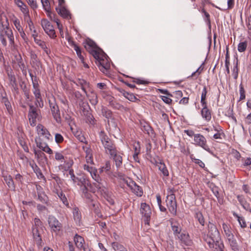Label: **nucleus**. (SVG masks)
Returning a JSON list of instances; mask_svg holds the SVG:
<instances>
[{
	"mask_svg": "<svg viewBox=\"0 0 251 251\" xmlns=\"http://www.w3.org/2000/svg\"><path fill=\"white\" fill-rule=\"evenodd\" d=\"M101 96L104 99H105L109 103L110 106L115 101L114 98L111 95H110L109 94H108L107 92L104 91H101Z\"/></svg>",
	"mask_w": 251,
	"mask_h": 251,
	"instance_id": "34",
	"label": "nucleus"
},
{
	"mask_svg": "<svg viewBox=\"0 0 251 251\" xmlns=\"http://www.w3.org/2000/svg\"><path fill=\"white\" fill-rule=\"evenodd\" d=\"M74 220L76 223L79 224L81 218V213L78 208L75 207L73 210Z\"/></svg>",
	"mask_w": 251,
	"mask_h": 251,
	"instance_id": "42",
	"label": "nucleus"
},
{
	"mask_svg": "<svg viewBox=\"0 0 251 251\" xmlns=\"http://www.w3.org/2000/svg\"><path fill=\"white\" fill-rule=\"evenodd\" d=\"M71 178L74 182L78 181V185H81L84 186L82 188V197L84 199L86 203L91 207H94L93 202V195L94 194V188L93 185L90 182V181L84 177H75L74 174H72Z\"/></svg>",
	"mask_w": 251,
	"mask_h": 251,
	"instance_id": "1",
	"label": "nucleus"
},
{
	"mask_svg": "<svg viewBox=\"0 0 251 251\" xmlns=\"http://www.w3.org/2000/svg\"><path fill=\"white\" fill-rule=\"evenodd\" d=\"M13 24L18 31H20L22 30L23 28L20 25V22L19 20L17 18H16V17L14 18V19L13 20Z\"/></svg>",
	"mask_w": 251,
	"mask_h": 251,
	"instance_id": "60",
	"label": "nucleus"
},
{
	"mask_svg": "<svg viewBox=\"0 0 251 251\" xmlns=\"http://www.w3.org/2000/svg\"><path fill=\"white\" fill-rule=\"evenodd\" d=\"M213 245V247H209V248L213 249L214 251H224V245L222 242H219V240H216Z\"/></svg>",
	"mask_w": 251,
	"mask_h": 251,
	"instance_id": "35",
	"label": "nucleus"
},
{
	"mask_svg": "<svg viewBox=\"0 0 251 251\" xmlns=\"http://www.w3.org/2000/svg\"><path fill=\"white\" fill-rule=\"evenodd\" d=\"M225 116L231 118L235 124L237 123V121L236 117L234 116L233 112V104L232 106H230L229 107L227 108Z\"/></svg>",
	"mask_w": 251,
	"mask_h": 251,
	"instance_id": "33",
	"label": "nucleus"
},
{
	"mask_svg": "<svg viewBox=\"0 0 251 251\" xmlns=\"http://www.w3.org/2000/svg\"><path fill=\"white\" fill-rule=\"evenodd\" d=\"M233 216L236 218L240 226L242 228H245L247 226L246 222L244 217L239 216L237 214L234 213Z\"/></svg>",
	"mask_w": 251,
	"mask_h": 251,
	"instance_id": "44",
	"label": "nucleus"
},
{
	"mask_svg": "<svg viewBox=\"0 0 251 251\" xmlns=\"http://www.w3.org/2000/svg\"><path fill=\"white\" fill-rule=\"evenodd\" d=\"M49 105L52 115L57 123H61V118L60 116V112L58 105L57 104L54 98L49 100Z\"/></svg>",
	"mask_w": 251,
	"mask_h": 251,
	"instance_id": "8",
	"label": "nucleus"
},
{
	"mask_svg": "<svg viewBox=\"0 0 251 251\" xmlns=\"http://www.w3.org/2000/svg\"><path fill=\"white\" fill-rule=\"evenodd\" d=\"M194 141L196 145L201 147L209 152H211V150L207 144L206 139L201 134H196L194 135Z\"/></svg>",
	"mask_w": 251,
	"mask_h": 251,
	"instance_id": "14",
	"label": "nucleus"
},
{
	"mask_svg": "<svg viewBox=\"0 0 251 251\" xmlns=\"http://www.w3.org/2000/svg\"><path fill=\"white\" fill-rule=\"evenodd\" d=\"M33 93L35 96V99L36 100H39V98H40V96H41L39 86L37 87H33Z\"/></svg>",
	"mask_w": 251,
	"mask_h": 251,
	"instance_id": "54",
	"label": "nucleus"
},
{
	"mask_svg": "<svg viewBox=\"0 0 251 251\" xmlns=\"http://www.w3.org/2000/svg\"><path fill=\"white\" fill-rule=\"evenodd\" d=\"M201 114L202 118L206 121L209 122L211 119V111L210 109L206 108H202L201 111Z\"/></svg>",
	"mask_w": 251,
	"mask_h": 251,
	"instance_id": "27",
	"label": "nucleus"
},
{
	"mask_svg": "<svg viewBox=\"0 0 251 251\" xmlns=\"http://www.w3.org/2000/svg\"><path fill=\"white\" fill-rule=\"evenodd\" d=\"M92 152V150L89 148H87L85 150L86 164L84 165L83 169L85 171L90 174L92 178H94V168L93 167L94 163Z\"/></svg>",
	"mask_w": 251,
	"mask_h": 251,
	"instance_id": "7",
	"label": "nucleus"
},
{
	"mask_svg": "<svg viewBox=\"0 0 251 251\" xmlns=\"http://www.w3.org/2000/svg\"><path fill=\"white\" fill-rule=\"evenodd\" d=\"M75 136L80 142L82 143L85 142L86 139L84 135L81 134V133L77 132L75 134Z\"/></svg>",
	"mask_w": 251,
	"mask_h": 251,
	"instance_id": "62",
	"label": "nucleus"
},
{
	"mask_svg": "<svg viewBox=\"0 0 251 251\" xmlns=\"http://www.w3.org/2000/svg\"><path fill=\"white\" fill-rule=\"evenodd\" d=\"M239 93H240L239 100H244L246 98L245 91L243 86L242 84H240L239 85Z\"/></svg>",
	"mask_w": 251,
	"mask_h": 251,
	"instance_id": "59",
	"label": "nucleus"
},
{
	"mask_svg": "<svg viewBox=\"0 0 251 251\" xmlns=\"http://www.w3.org/2000/svg\"><path fill=\"white\" fill-rule=\"evenodd\" d=\"M48 222L51 232L58 233L62 229V224L54 216L49 215Z\"/></svg>",
	"mask_w": 251,
	"mask_h": 251,
	"instance_id": "12",
	"label": "nucleus"
},
{
	"mask_svg": "<svg viewBox=\"0 0 251 251\" xmlns=\"http://www.w3.org/2000/svg\"><path fill=\"white\" fill-rule=\"evenodd\" d=\"M85 49L94 57V42L90 38L85 39L83 43Z\"/></svg>",
	"mask_w": 251,
	"mask_h": 251,
	"instance_id": "22",
	"label": "nucleus"
},
{
	"mask_svg": "<svg viewBox=\"0 0 251 251\" xmlns=\"http://www.w3.org/2000/svg\"><path fill=\"white\" fill-rule=\"evenodd\" d=\"M207 89L206 86H204L202 89L201 95V103L202 106V108H206L207 107V103L206 101V95H207Z\"/></svg>",
	"mask_w": 251,
	"mask_h": 251,
	"instance_id": "31",
	"label": "nucleus"
},
{
	"mask_svg": "<svg viewBox=\"0 0 251 251\" xmlns=\"http://www.w3.org/2000/svg\"><path fill=\"white\" fill-rule=\"evenodd\" d=\"M34 41L38 46H39L44 50V51L47 53V54H49L50 53V51L49 50H48V47L46 46V43L44 41L36 38L35 37H34Z\"/></svg>",
	"mask_w": 251,
	"mask_h": 251,
	"instance_id": "32",
	"label": "nucleus"
},
{
	"mask_svg": "<svg viewBox=\"0 0 251 251\" xmlns=\"http://www.w3.org/2000/svg\"><path fill=\"white\" fill-rule=\"evenodd\" d=\"M0 25L1 26L0 33H2L1 32L4 33L9 39L10 44H14V35L12 29L9 27L8 18L5 17V23H4V22H0Z\"/></svg>",
	"mask_w": 251,
	"mask_h": 251,
	"instance_id": "10",
	"label": "nucleus"
},
{
	"mask_svg": "<svg viewBox=\"0 0 251 251\" xmlns=\"http://www.w3.org/2000/svg\"><path fill=\"white\" fill-rule=\"evenodd\" d=\"M222 227L227 239L234 236L231 228L229 225L224 223L222 224Z\"/></svg>",
	"mask_w": 251,
	"mask_h": 251,
	"instance_id": "29",
	"label": "nucleus"
},
{
	"mask_svg": "<svg viewBox=\"0 0 251 251\" xmlns=\"http://www.w3.org/2000/svg\"><path fill=\"white\" fill-rule=\"evenodd\" d=\"M54 153V157L56 160L60 161L61 162H64L63 164H60L59 166V168L60 170L67 171L72 167L73 163V161L66 160L65 159L66 157H65L61 152L56 151Z\"/></svg>",
	"mask_w": 251,
	"mask_h": 251,
	"instance_id": "11",
	"label": "nucleus"
},
{
	"mask_svg": "<svg viewBox=\"0 0 251 251\" xmlns=\"http://www.w3.org/2000/svg\"><path fill=\"white\" fill-rule=\"evenodd\" d=\"M140 212L142 215L145 224L149 225L151 215V210L150 206L145 202H142L141 203Z\"/></svg>",
	"mask_w": 251,
	"mask_h": 251,
	"instance_id": "9",
	"label": "nucleus"
},
{
	"mask_svg": "<svg viewBox=\"0 0 251 251\" xmlns=\"http://www.w3.org/2000/svg\"><path fill=\"white\" fill-rule=\"evenodd\" d=\"M175 238L179 240L180 245L182 247L191 246L193 244L188 233L185 231H183Z\"/></svg>",
	"mask_w": 251,
	"mask_h": 251,
	"instance_id": "15",
	"label": "nucleus"
},
{
	"mask_svg": "<svg viewBox=\"0 0 251 251\" xmlns=\"http://www.w3.org/2000/svg\"><path fill=\"white\" fill-rule=\"evenodd\" d=\"M18 142H19V144H20V145L23 147V149H24V150L25 152H29L28 148L27 147V145L26 144V142L25 141V139L23 137H20V138H19Z\"/></svg>",
	"mask_w": 251,
	"mask_h": 251,
	"instance_id": "50",
	"label": "nucleus"
},
{
	"mask_svg": "<svg viewBox=\"0 0 251 251\" xmlns=\"http://www.w3.org/2000/svg\"><path fill=\"white\" fill-rule=\"evenodd\" d=\"M41 2L44 10L47 12H50L51 8L49 0H41Z\"/></svg>",
	"mask_w": 251,
	"mask_h": 251,
	"instance_id": "51",
	"label": "nucleus"
},
{
	"mask_svg": "<svg viewBox=\"0 0 251 251\" xmlns=\"http://www.w3.org/2000/svg\"><path fill=\"white\" fill-rule=\"evenodd\" d=\"M127 184L132 192L137 196L141 197L142 196L143 192L142 188L137 185L134 181L130 180L128 182H127Z\"/></svg>",
	"mask_w": 251,
	"mask_h": 251,
	"instance_id": "19",
	"label": "nucleus"
},
{
	"mask_svg": "<svg viewBox=\"0 0 251 251\" xmlns=\"http://www.w3.org/2000/svg\"><path fill=\"white\" fill-rule=\"evenodd\" d=\"M171 228L173 234L176 237L178 234H180L182 231V227L180 224L176 220L171 219L170 220Z\"/></svg>",
	"mask_w": 251,
	"mask_h": 251,
	"instance_id": "20",
	"label": "nucleus"
},
{
	"mask_svg": "<svg viewBox=\"0 0 251 251\" xmlns=\"http://www.w3.org/2000/svg\"><path fill=\"white\" fill-rule=\"evenodd\" d=\"M38 134L40 136H43L48 140H50L51 138V135L48 129L42 125L39 124L36 127Z\"/></svg>",
	"mask_w": 251,
	"mask_h": 251,
	"instance_id": "18",
	"label": "nucleus"
},
{
	"mask_svg": "<svg viewBox=\"0 0 251 251\" xmlns=\"http://www.w3.org/2000/svg\"><path fill=\"white\" fill-rule=\"evenodd\" d=\"M55 140L57 143L59 144L63 141L64 138L61 134L59 133H56L55 135Z\"/></svg>",
	"mask_w": 251,
	"mask_h": 251,
	"instance_id": "63",
	"label": "nucleus"
},
{
	"mask_svg": "<svg viewBox=\"0 0 251 251\" xmlns=\"http://www.w3.org/2000/svg\"><path fill=\"white\" fill-rule=\"evenodd\" d=\"M101 111L102 115L106 118L108 119L112 117V112L110 110L108 109L107 108L104 106H101Z\"/></svg>",
	"mask_w": 251,
	"mask_h": 251,
	"instance_id": "43",
	"label": "nucleus"
},
{
	"mask_svg": "<svg viewBox=\"0 0 251 251\" xmlns=\"http://www.w3.org/2000/svg\"><path fill=\"white\" fill-rule=\"evenodd\" d=\"M110 154V157L114 160L117 169L120 168L123 164V153L118 152L117 150Z\"/></svg>",
	"mask_w": 251,
	"mask_h": 251,
	"instance_id": "17",
	"label": "nucleus"
},
{
	"mask_svg": "<svg viewBox=\"0 0 251 251\" xmlns=\"http://www.w3.org/2000/svg\"><path fill=\"white\" fill-rule=\"evenodd\" d=\"M31 59L34 64L37 65L39 62L37 55L34 52H31L30 54Z\"/></svg>",
	"mask_w": 251,
	"mask_h": 251,
	"instance_id": "64",
	"label": "nucleus"
},
{
	"mask_svg": "<svg viewBox=\"0 0 251 251\" xmlns=\"http://www.w3.org/2000/svg\"><path fill=\"white\" fill-rule=\"evenodd\" d=\"M156 165L164 176H169V171L164 163L162 162H156Z\"/></svg>",
	"mask_w": 251,
	"mask_h": 251,
	"instance_id": "28",
	"label": "nucleus"
},
{
	"mask_svg": "<svg viewBox=\"0 0 251 251\" xmlns=\"http://www.w3.org/2000/svg\"><path fill=\"white\" fill-rule=\"evenodd\" d=\"M237 199L243 207L247 211H251V203L245 200L242 196L238 195Z\"/></svg>",
	"mask_w": 251,
	"mask_h": 251,
	"instance_id": "25",
	"label": "nucleus"
},
{
	"mask_svg": "<svg viewBox=\"0 0 251 251\" xmlns=\"http://www.w3.org/2000/svg\"><path fill=\"white\" fill-rule=\"evenodd\" d=\"M37 195L38 200L40 201L42 203H45L47 205H50L49 198L45 192Z\"/></svg>",
	"mask_w": 251,
	"mask_h": 251,
	"instance_id": "39",
	"label": "nucleus"
},
{
	"mask_svg": "<svg viewBox=\"0 0 251 251\" xmlns=\"http://www.w3.org/2000/svg\"><path fill=\"white\" fill-rule=\"evenodd\" d=\"M201 12L204 14L203 19L205 22L207 23V25H209V26H210V20L209 14L203 8L202 9Z\"/></svg>",
	"mask_w": 251,
	"mask_h": 251,
	"instance_id": "56",
	"label": "nucleus"
},
{
	"mask_svg": "<svg viewBox=\"0 0 251 251\" xmlns=\"http://www.w3.org/2000/svg\"><path fill=\"white\" fill-rule=\"evenodd\" d=\"M97 170L95 169V173ZM95 188L97 189V192L102 195L107 201L111 205L114 204V200L113 196L111 193H109L105 187L106 182L104 180H102L100 177H96L95 174Z\"/></svg>",
	"mask_w": 251,
	"mask_h": 251,
	"instance_id": "4",
	"label": "nucleus"
},
{
	"mask_svg": "<svg viewBox=\"0 0 251 251\" xmlns=\"http://www.w3.org/2000/svg\"><path fill=\"white\" fill-rule=\"evenodd\" d=\"M74 241L76 246L78 248L81 249L83 248V244L84 243V240L83 237L78 235L77 234H76L74 237Z\"/></svg>",
	"mask_w": 251,
	"mask_h": 251,
	"instance_id": "38",
	"label": "nucleus"
},
{
	"mask_svg": "<svg viewBox=\"0 0 251 251\" xmlns=\"http://www.w3.org/2000/svg\"><path fill=\"white\" fill-rule=\"evenodd\" d=\"M100 138L107 154L110 155L117 151L113 142L108 138L104 132L100 131Z\"/></svg>",
	"mask_w": 251,
	"mask_h": 251,
	"instance_id": "6",
	"label": "nucleus"
},
{
	"mask_svg": "<svg viewBox=\"0 0 251 251\" xmlns=\"http://www.w3.org/2000/svg\"><path fill=\"white\" fill-rule=\"evenodd\" d=\"M110 106H111L114 109H118L121 111L126 110L125 107L123 105L120 104V103L117 102L115 101H114L113 103H112Z\"/></svg>",
	"mask_w": 251,
	"mask_h": 251,
	"instance_id": "53",
	"label": "nucleus"
},
{
	"mask_svg": "<svg viewBox=\"0 0 251 251\" xmlns=\"http://www.w3.org/2000/svg\"><path fill=\"white\" fill-rule=\"evenodd\" d=\"M246 25L248 28V32L251 34V16H249L245 19Z\"/></svg>",
	"mask_w": 251,
	"mask_h": 251,
	"instance_id": "57",
	"label": "nucleus"
},
{
	"mask_svg": "<svg viewBox=\"0 0 251 251\" xmlns=\"http://www.w3.org/2000/svg\"><path fill=\"white\" fill-rule=\"evenodd\" d=\"M111 169V163L109 160H107L105 161V163L104 165L101 166L99 169V173L100 174L102 173L103 172H105L106 173H108L109 171Z\"/></svg>",
	"mask_w": 251,
	"mask_h": 251,
	"instance_id": "40",
	"label": "nucleus"
},
{
	"mask_svg": "<svg viewBox=\"0 0 251 251\" xmlns=\"http://www.w3.org/2000/svg\"><path fill=\"white\" fill-rule=\"evenodd\" d=\"M208 184L213 194L218 199L219 197V188L212 182H209Z\"/></svg>",
	"mask_w": 251,
	"mask_h": 251,
	"instance_id": "45",
	"label": "nucleus"
},
{
	"mask_svg": "<svg viewBox=\"0 0 251 251\" xmlns=\"http://www.w3.org/2000/svg\"><path fill=\"white\" fill-rule=\"evenodd\" d=\"M166 202L169 211L173 215H176L177 211V203L174 189L170 188L168 189Z\"/></svg>",
	"mask_w": 251,
	"mask_h": 251,
	"instance_id": "5",
	"label": "nucleus"
},
{
	"mask_svg": "<svg viewBox=\"0 0 251 251\" xmlns=\"http://www.w3.org/2000/svg\"><path fill=\"white\" fill-rule=\"evenodd\" d=\"M29 165L33 170L34 173L36 174L38 177L42 178L44 177L41 170L34 161L30 162Z\"/></svg>",
	"mask_w": 251,
	"mask_h": 251,
	"instance_id": "36",
	"label": "nucleus"
},
{
	"mask_svg": "<svg viewBox=\"0 0 251 251\" xmlns=\"http://www.w3.org/2000/svg\"><path fill=\"white\" fill-rule=\"evenodd\" d=\"M72 46L74 48V50L76 51L77 55L82 63H84V57L82 54V52L80 47L74 42L72 43Z\"/></svg>",
	"mask_w": 251,
	"mask_h": 251,
	"instance_id": "41",
	"label": "nucleus"
},
{
	"mask_svg": "<svg viewBox=\"0 0 251 251\" xmlns=\"http://www.w3.org/2000/svg\"><path fill=\"white\" fill-rule=\"evenodd\" d=\"M7 75L9 80V85L11 86L12 91L18 94L19 88L15 75L11 72L8 73Z\"/></svg>",
	"mask_w": 251,
	"mask_h": 251,
	"instance_id": "16",
	"label": "nucleus"
},
{
	"mask_svg": "<svg viewBox=\"0 0 251 251\" xmlns=\"http://www.w3.org/2000/svg\"><path fill=\"white\" fill-rule=\"evenodd\" d=\"M95 64L103 74L107 75L110 68L109 57L107 54L95 44Z\"/></svg>",
	"mask_w": 251,
	"mask_h": 251,
	"instance_id": "2",
	"label": "nucleus"
},
{
	"mask_svg": "<svg viewBox=\"0 0 251 251\" xmlns=\"http://www.w3.org/2000/svg\"><path fill=\"white\" fill-rule=\"evenodd\" d=\"M56 10L58 13L63 18L66 19H71V14L69 10H68L64 6L59 7H56Z\"/></svg>",
	"mask_w": 251,
	"mask_h": 251,
	"instance_id": "24",
	"label": "nucleus"
},
{
	"mask_svg": "<svg viewBox=\"0 0 251 251\" xmlns=\"http://www.w3.org/2000/svg\"><path fill=\"white\" fill-rule=\"evenodd\" d=\"M0 101L2 103L4 104L8 112L11 114L13 112L11 105L8 100L6 93L5 91H4L3 93H1Z\"/></svg>",
	"mask_w": 251,
	"mask_h": 251,
	"instance_id": "23",
	"label": "nucleus"
},
{
	"mask_svg": "<svg viewBox=\"0 0 251 251\" xmlns=\"http://www.w3.org/2000/svg\"><path fill=\"white\" fill-rule=\"evenodd\" d=\"M196 218L198 220L200 224L202 226H204V220L203 216L201 213L198 212L196 214L195 216Z\"/></svg>",
	"mask_w": 251,
	"mask_h": 251,
	"instance_id": "58",
	"label": "nucleus"
},
{
	"mask_svg": "<svg viewBox=\"0 0 251 251\" xmlns=\"http://www.w3.org/2000/svg\"><path fill=\"white\" fill-rule=\"evenodd\" d=\"M112 246L115 251H128L123 245L117 242H113Z\"/></svg>",
	"mask_w": 251,
	"mask_h": 251,
	"instance_id": "46",
	"label": "nucleus"
},
{
	"mask_svg": "<svg viewBox=\"0 0 251 251\" xmlns=\"http://www.w3.org/2000/svg\"><path fill=\"white\" fill-rule=\"evenodd\" d=\"M43 223L41 221V220L38 218H35L34 219V224L32 225V229L36 228V229H40L43 230Z\"/></svg>",
	"mask_w": 251,
	"mask_h": 251,
	"instance_id": "47",
	"label": "nucleus"
},
{
	"mask_svg": "<svg viewBox=\"0 0 251 251\" xmlns=\"http://www.w3.org/2000/svg\"><path fill=\"white\" fill-rule=\"evenodd\" d=\"M227 239L232 250L233 251H238L239 247L238 243L236 241V240L234 238V236L233 237L227 238Z\"/></svg>",
	"mask_w": 251,
	"mask_h": 251,
	"instance_id": "30",
	"label": "nucleus"
},
{
	"mask_svg": "<svg viewBox=\"0 0 251 251\" xmlns=\"http://www.w3.org/2000/svg\"><path fill=\"white\" fill-rule=\"evenodd\" d=\"M4 180L8 186L9 188H10L11 190H14L15 188V186L13 180L12 179V177L11 176H3Z\"/></svg>",
	"mask_w": 251,
	"mask_h": 251,
	"instance_id": "37",
	"label": "nucleus"
},
{
	"mask_svg": "<svg viewBox=\"0 0 251 251\" xmlns=\"http://www.w3.org/2000/svg\"><path fill=\"white\" fill-rule=\"evenodd\" d=\"M97 87L98 89L100 90V93L102 91L106 92L108 89V87L106 83L105 82H100L97 84Z\"/></svg>",
	"mask_w": 251,
	"mask_h": 251,
	"instance_id": "52",
	"label": "nucleus"
},
{
	"mask_svg": "<svg viewBox=\"0 0 251 251\" xmlns=\"http://www.w3.org/2000/svg\"><path fill=\"white\" fill-rule=\"evenodd\" d=\"M207 233L203 234V238L209 247H212L213 243L216 242V240L220 239V233L216 226L210 222H209L207 225Z\"/></svg>",
	"mask_w": 251,
	"mask_h": 251,
	"instance_id": "3",
	"label": "nucleus"
},
{
	"mask_svg": "<svg viewBox=\"0 0 251 251\" xmlns=\"http://www.w3.org/2000/svg\"><path fill=\"white\" fill-rule=\"evenodd\" d=\"M247 47V42H243L240 43L238 45V50L240 52H244Z\"/></svg>",
	"mask_w": 251,
	"mask_h": 251,
	"instance_id": "55",
	"label": "nucleus"
},
{
	"mask_svg": "<svg viewBox=\"0 0 251 251\" xmlns=\"http://www.w3.org/2000/svg\"><path fill=\"white\" fill-rule=\"evenodd\" d=\"M40 110L32 104H29L28 117L31 126H34L36 124V119L39 117Z\"/></svg>",
	"mask_w": 251,
	"mask_h": 251,
	"instance_id": "13",
	"label": "nucleus"
},
{
	"mask_svg": "<svg viewBox=\"0 0 251 251\" xmlns=\"http://www.w3.org/2000/svg\"><path fill=\"white\" fill-rule=\"evenodd\" d=\"M43 230L40 229H32V233L34 241L38 246H42V239L41 232Z\"/></svg>",
	"mask_w": 251,
	"mask_h": 251,
	"instance_id": "21",
	"label": "nucleus"
},
{
	"mask_svg": "<svg viewBox=\"0 0 251 251\" xmlns=\"http://www.w3.org/2000/svg\"><path fill=\"white\" fill-rule=\"evenodd\" d=\"M41 25L45 31L50 29V28H51L52 27H53L50 23L46 19H43L41 21Z\"/></svg>",
	"mask_w": 251,
	"mask_h": 251,
	"instance_id": "48",
	"label": "nucleus"
},
{
	"mask_svg": "<svg viewBox=\"0 0 251 251\" xmlns=\"http://www.w3.org/2000/svg\"><path fill=\"white\" fill-rule=\"evenodd\" d=\"M35 142L37 147L41 149L43 151L49 154H52L53 153V151L46 143H42L40 142H38L36 139H35Z\"/></svg>",
	"mask_w": 251,
	"mask_h": 251,
	"instance_id": "26",
	"label": "nucleus"
},
{
	"mask_svg": "<svg viewBox=\"0 0 251 251\" xmlns=\"http://www.w3.org/2000/svg\"><path fill=\"white\" fill-rule=\"evenodd\" d=\"M57 194L60 199L62 201L63 204L66 206H69V202L64 193L62 191H60L57 192Z\"/></svg>",
	"mask_w": 251,
	"mask_h": 251,
	"instance_id": "49",
	"label": "nucleus"
},
{
	"mask_svg": "<svg viewBox=\"0 0 251 251\" xmlns=\"http://www.w3.org/2000/svg\"><path fill=\"white\" fill-rule=\"evenodd\" d=\"M191 158L193 162H194L196 164L199 165V166L200 167L202 168L204 167V163L201 160L198 159H196L195 157H193L192 156H191Z\"/></svg>",
	"mask_w": 251,
	"mask_h": 251,
	"instance_id": "61",
	"label": "nucleus"
}]
</instances>
